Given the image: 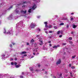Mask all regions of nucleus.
Returning <instances> with one entry per match:
<instances>
[{
    "label": "nucleus",
    "instance_id": "obj_1",
    "mask_svg": "<svg viewBox=\"0 0 78 78\" xmlns=\"http://www.w3.org/2000/svg\"><path fill=\"white\" fill-rule=\"evenodd\" d=\"M30 26L31 28H34L36 25L34 23H31Z\"/></svg>",
    "mask_w": 78,
    "mask_h": 78
},
{
    "label": "nucleus",
    "instance_id": "obj_2",
    "mask_svg": "<svg viewBox=\"0 0 78 78\" xmlns=\"http://www.w3.org/2000/svg\"><path fill=\"white\" fill-rule=\"evenodd\" d=\"M61 62V61L60 59H59L56 62V64L58 65V64H60V63Z\"/></svg>",
    "mask_w": 78,
    "mask_h": 78
},
{
    "label": "nucleus",
    "instance_id": "obj_3",
    "mask_svg": "<svg viewBox=\"0 0 78 78\" xmlns=\"http://www.w3.org/2000/svg\"><path fill=\"white\" fill-rule=\"evenodd\" d=\"M21 12L22 13V14H26V12H27V10H22L21 11Z\"/></svg>",
    "mask_w": 78,
    "mask_h": 78
},
{
    "label": "nucleus",
    "instance_id": "obj_4",
    "mask_svg": "<svg viewBox=\"0 0 78 78\" xmlns=\"http://www.w3.org/2000/svg\"><path fill=\"white\" fill-rule=\"evenodd\" d=\"M4 34H10V32H8L6 33V30H5V29H4Z\"/></svg>",
    "mask_w": 78,
    "mask_h": 78
},
{
    "label": "nucleus",
    "instance_id": "obj_5",
    "mask_svg": "<svg viewBox=\"0 0 78 78\" xmlns=\"http://www.w3.org/2000/svg\"><path fill=\"white\" fill-rule=\"evenodd\" d=\"M19 26H21V27H22V25H23V23H22V22H20L19 23Z\"/></svg>",
    "mask_w": 78,
    "mask_h": 78
},
{
    "label": "nucleus",
    "instance_id": "obj_6",
    "mask_svg": "<svg viewBox=\"0 0 78 78\" xmlns=\"http://www.w3.org/2000/svg\"><path fill=\"white\" fill-rule=\"evenodd\" d=\"M39 41L40 43V45H42V44H43V42H42V41L40 40Z\"/></svg>",
    "mask_w": 78,
    "mask_h": 78
},
{
    "label": "nucleus",
    "instance_id": "obj_7",
    "mask_svg": "<svg viewBox=\"0 0 78 78\" xmlns=\"http://www.w3.org/2000/svg\"><path fill=\"white\" fill-rule=\"evenodd\" d=\"M36 8V5H35L33 6L32 8V9H33L34 10V9H35V8Z\"/></svg>",
    "mask_w": 78,
    "mask_h": 78
},
{
    "label": "nucleus",
    "instance_id": "obj_8",
    "mask_svg": "<svg viewBox=\"0 0 78 78\" xmlns=\"http://www.w3.org/2000/svg\"><path fill=\"white\" fill-rule=\"evenodd\" d=\"M44 24H45V27H46L47 28H48V26H47V22H44Z\"/></svg>",
    "mask_w": 78,
    "mask_h": 78
},
{
    "label": "nucleus",
    "instance_id": "obj_9",
    "mask_svg": "<svg viewBox=\"0 0 78 78\" xmlns=\"http://www.w3.org/2000/svg\"><path fill=\"white\" fill-rule=\"evenodd\" d=\"M26 53H27V52L23 51L21 53V55H23V54H26Z\"/></svg>",
    "mask_w": 78,
    "mask_h": 78
},
{
    "label": "nucleus",
    "instance_id": "obj_10",
    "mask_svg": "<svg viewBox=\"0 0 78 78\" xmlns=\"http://www.w3.org/2000/svg\"><path fill=\"white\" fill-rule=\"evenodd\" d=\"M15 12H16V13H18V12H19V9H16L15 10Z\"/></svg>",
    "mask_w": 78,
    "mask_h": 78
},
{
    "label": "nucleus",
    "instance_id": "obj_11",
    "mask_svg": "<svg viewBox=\"0 0 78 78\" xmlns=\"http://www.w3.org/2000/svg\"><path fill=\"white\" fill-rule=\"evenodd\" d=\"M77 27V25H73V28H76Z\"/></svg>",
    "mask_w": 78,
    "mask_h": 78
},
{
    "label": "nucleus",
    "instance_id": "obj_12",
    "mask_svg": "<svg viewBox=\"0 0 78 78\" xmlns=\"http://www.w3.org/2000/svg\"><path fill=\"white\" fill-rule=\"evenodd\" d=\"M53 48H57V46L56 45H55L53 47Z\"/></svg>",
    "mask_w": 78,
    "mask_h": 78
},
{
    "label": "nucleus",
    "instance_id": "obj_13",
    "mask_svg": "<svg viewBox=\"0 0 78 78\" xmlns=\"http://www.w3.org/2000/svg\"><path fill=\"white\" fill-rule=\"evenodd\" d=\"M61 75H62V74H60L59 75V77H58V78H62V77Z\"/></svg>",
    "mask_w": 78,
    "mask_h": 78
},
{
    "label": "nucleus",
    "instance_id": "obj_14",
    "mask_svg": "<svg viewBox=\"0 0 78 78\" xmlns=\"http://www.w3.org/2000/svg\"><path fill=\"white\" fill-rule=\"evenodd\" d=\"M30 70H31V71H33V68L30 67Z\"/></svg>",
    "mask_w": 78,
    "mask_h": 78
},
{
    "label": "nucleus",
    "instance_id": "obj_15",
    "mask_svg": "<svg viewBox=\"0 0 78 78\" xmlns=\"http://www.w3.org/2000/svg\"><path fill=\"white\" fill-rule=\"evenodd\" d=\"M12 6H11L10 7L9 9H9H12Z\"/></svg>",
    "mask_w": 78,
    "mask_h": 78
},
{
    "label": "nucleus",
    "instance_id": "obj_16",
    "mask_svg": "<svg viewBox=\"0 0 78 78\" xmlns=\"http://www.w3.org/2000/svg\"><path fill=\"white\" fill-rule=\"evenodd\" d=\"M48 28H51L52 27V26L51 25H50L49 27L48 26Z\"/></svg>",
    "mask_w": 78,
    "mask_h": 78
},
{
    "label": "nucleus",
    "instance_id": "obj_17",
    "mask_svg": "<svg viewBox=\"0 0 78 78\" xmlns=\"http://www.w3.org/2000/svg\"><path fill=\"white\" fill-rule=\"evenodd\" d=\"M9 20H11L12 19V17L11 16L8 18Z\"/></svg>",
    "mask_w": 78,
    "mask_h": 78
},
{
    "label": "nucleus",
    "instance_id": "obj_18",
    "mask_svg": "<svg viewBox=\"0 0 78 78\" xmlns=\"http://www.w3.org/2000/svg\"><path fill=\"white\" fill-rule=\"evenodd\" d=\"M61 31L60 30H59L57 32V34H59V33H60Z\"/></svg>",
    "mask_w": 78,
    "mask_h": 78
},
{
    "label": "nucleus",
    "instance_id": "obj_19",
    "mask_svg": "<svg viewBox=\"0 0 78 78\" xmlns=\"http://www.w3.org/2000/svg\"><path fill=\"white\" fill-rule=\"evenodd\" d=\"M54 28H55V29H58V27L56 26H54Z\"/></svg>",
    "mask_w": 78,
    "mask_h": 78
},
{
    "label": "nucleus",
    "instance_id": "obj_20",
    "mask_svg": "<svg viewBox=\"0 0 78 78\" xmlns=\"http://www.w3.org/2000/svg\"><path fill=\"white\" fill-rule=\"evenodd\" d=\"M20 65H19L18 66H16V68H19V67H20Z\"/></svg>",
    "mask_w": 78,
    "mask_h": 78
},
{
    "label": "nucleus",
    "instance_id": "obj_21",
    "mask_svg": "<svg viewBox=\"0 0 78 78\" xmlns=\"http://www.w3.org/2000/svg\"><path fill=\"white\" fill-rule=\"evenodd\" d=\"M70 74L71 76H73V75L72 74H73V73H72V72L70 73Z\"/></svg>",
    "mask_w": 78,
    "mask_h": 78
},
{
    "label": "nucleus",
    "instance_id": "obj_22",
    "mask_svg": "<svg viewBox=\"0 0 78 78\" xmlns=\"http://www.w3.org/2000/svg\"><path fill=\"white\" fill-rule=\"evenodd\" d=\"M64 24L63 23H60V25H64Z\"/></svg>",
    "mask_w": 78,
    "mask_h": 78
},
{
    "label": "nucleus",
    "instance_id": "obj_23",
    "mask_svg": "<svg viewBox=\"0 0 78 78\" xmlns=\"http://www.w3.org/2000/svg\"><path fill=\"white\" fill-rule=\"evenodd\" d=\"M34 42V41L33 40H32L30 41V42L31 43L32 42Z\"/></svg>",
    "mask_w": 78,
    "mask_h": 78
},
{
    "label": "nucleus",
    "instance_id": "obj_24",
    "mask_svg": "<svg viewBox=\"0 0 78 78\" xmlns=\"http://www.w3.org/2000/svg\"><path fill=\"white\" fill-rule=\"evenodd\" d=\"M31 9H29L28 11V12H31Z\"/></svg>",
    "mask_w": 78,
    "mask_h": 78
},
{
    "label": "nucleus",
    "instance_id": "obj_25",
    "mask_svg": "<svg viewBox=\"0 0 78 78\" xmlns=\"http://www.w3.org/2000/svg\"><path fill=\"white\" fill-rule=\"evenodd\" d=\"M60 33H61V34H63V32L62 31H60Z\"/></svg>",
    "mask_w": 78,
    "mask_h": 78
},
{
    "label": "nucleus",
    "instance_id": "obj_26",
    "mask_svg": "<svg viewBox=\"0 0 78 78\" xmlns=\"http://www.w3.org/2000/svg\"><path fill=\"white\" fill-rule=\"evenodd\" d=\"M14 64L15 66H16V65H17V62H15L14 63Z\"/></svg>",
    "mask_w": 78,
    "mask_h": 78
},
{
    "label": "nucleus",
    "instance_id": "obj_27",
    "mask_svg": "<svg viewBox=\"0 0 78 78\" xmlns=\"http://www.w3.org/2000/svg\"><path fill=\"white\" fill-rule=\"evenodd\" d=\"M69 40H72V37H70L69 38Z\"/></svg>",
    "mask_w": 78,
    "mask_h": 78
},
{
    "label": "nucleus",
    "instance_id": "obj_28",
    "mask_svg": "<svg viewBox=\"0 0 78 78\" xmlns=\"http://www.w3.org/2000/svg\"><path fill=\"white\" fill-rule=\"evenodd\" d=\"M56 46H57V48H58V47H60V45H58Z\"/></svg>",
    "mask_w": 78,
    "mask_h": 78
},
{
    "label": "nucleus",
    "instance_id": "obj_29",
    "mask_svg": "<svg viewBox=\"0 0 78 78\" xmlns=\"http://www.w3.org/2000/svg\"><path fill=\"white\" fill-rule=\"evenodd\" d=\"M71 68L73 69H75V68L74 66H73V67H71Z\"/></svg>",
    "mask_w": 78,
    "mask_h": 78
},
{
    "label": "nucleus",
    "instance_id": "obj_30",
    "mask_svg": "<svg viewBox=\"0 0 78 78\" xmlns=\"http://www.w3.org/2000/svg\"><path fill=\"white\" fill-rule=\"evenodd\" d=\"M69 26L68 24H67V28H69Z\"/></svg>",
    "mask_w": 78,
    "mask_h": 78
},
{
    "label": "nucleus",
    "instance_id": "obj_31",
    "mask_svg": "<svg viewBox=\"0 0 78 78\" xmlns=\"http://www.w3.org/2000/svg\"><path fill=\"white\" fill-rule=\"evenodd\" d=\"M11 65H14V62H11Z\"/></svg>",
    "mask_w": 78,
    "mask_h": 78
},
{
    "label": "nucleus",
    "instance_id": "obj_32",
    "mask_svg": "<svg viewBox=\"0 0 78 78\" xmlns=\"http://www.w3.org/2000/svg\"><path fill=\"white\" fill-rule=\"evenodd\" d=\"M75 57H76L75 55H74V56H72V58H75Z\"/></svg>",
    "mask_w": 78,
    "mask_h": 78
},
{
    "label": "nucleus",
    "instance_id": "obj_33",
    "mask_svg": "<svg viewBox=\"0 0 78 78\" xmlns=\"http://www.w3.org/2000/svg\"><path fill=\"white\" fill-rule=\"evenodd\" d=\"M73 20V18H71V20L72 21Z\"/></svg>",
    "mask_w": 78,
    "mask_h": 78
},
{
    "label": "nucleus",
    "instance_id": "obj_34",
    "mask_svg": "<svg viewBox=\"0 0 78 78\" xmlns=\"http://www.w3.org/2000/svg\"><path fill=\"white\" fill-rule=\"evenodd\" d=\"M35 71H36V72H38V71H39V69H37L35 70Z\"/></svg>",
    "mask_w": 78,
    "mask_h": 78
},
{
    "label": "nucleus",
    "instance_id": "obj_35",
    "mask_svg": "<svg viewBox=\"0 0 78 78\" xmlns=\"http://www.w3.org/2000/svg\"><path fill=\"white\" fill-rule=\"evenodd\" d=\"M27 3V2H26V1H23V3Z\"/></svg>",
    "mask_w": 78,
    "mask_h": 78
},
{
    "label": "nucleus",
    "instance_id": "obj_36",
    "mask_svg": "<svg viewBox=\"0 0 78 78\" xmlns=\"http://www.w3.org/2000/svg\"><path fill=\"white\" fill-rule=\"evenodd\" d=\"M62 35H60L59 36V37H62Z\"/></svg>",
    "mask_w": 78,
    "mask_h": 78
},
{
    "label": "nucleus",
    "instance_id": "obj_37",
    "mask_svg": "<svg viewBox=\"0 0 78 78\" xmlns=\"http://www.w3.org/2000/svg\"><path fill=\"white\" fill-rule=\"evenodd\" d=\"M26 44L27 45H29V43H28V42Z\"/></svg>",
    "mask_w": 78,
    "mask_h": 78
},
{
    "label": "nucleus",
    "instance_id": "obj_38",
    "mask_svg": "<svg viewBox=\"0 0 78 78\" xmlns=\"http://www.w3.org/2000/svg\"><path fill=\"white\" fill-rule=\"evenodd\" d=\"M52 32L51 31H49V33H52Z\"/></svg>",
    "mask_w": 78,
    "mask_h": 78
},
{
    "label": "nucleus",
    "instance_id": "obj_39",
    "mask_svg": "<svg viewBox=\"0 0 78 78\" xmlns=\"http://www.w3.org/2000/svg\"><path fill=\"white\" fill-rule=\"evenodd\" d=\"M17 59L16 58H15L14 60L15 61H16V60H17Z\"/></svg>",
    "mask_w": 78,
    "mask_h": 78
},
{
    "label": "nucleus",
    "instance_id": "obj_40",
    "mask_svg": "<svg viewBox=\"0 0 78 78\" xmlns=\"http://www.w3.org/2000/svg\"><path fill=\"white\" fill-rule=\"evenodd\" d=\"M4 56H5V55H2V58H3V57H4Z\"/></svg>",
    "mask_w": 78,
    "mask_h": 78
},
{
    "label": "nucleus",
    "instance_id": "obj_41",
    "mask_svg": "<svg viewBox=\"0 0 78 78\" xmlns=\"http://www.w3.org/2000/svg\"><path fill=\"white\" fill-rule=\"evenodd\" d=\"M10 60H11V61H12V60H14V59L13 58H11L10 59Z\"/></svg>",
    "mask_w": 78,
    "mask_h": 78
},
{
    "label": "nucleus",
    "instance_id": "obj_42",
    "mask_svg": "<svg viewBox=\"0 0 78 78\" xmlns=\"http://www.w3.org/2000/svg\"><path fill=\"white\" fill-rule=\"evenodd\" d=\"M27 56V55H24L23 56Z\"/></svg>",
    "mask_w": 78,
    "mask_h": 78
},
{
    "label": "nucleus",
    "instance_id": "obj_43",
    "mask_svg": "<svg viewBox=\"0 0 78 78\" xmlns=\"http://www.w3.org/2000/svg\"><path fill=\"white\" fill-rule=\"evenodd\" d=\"M49 46H50V47H51V44H49Z\"/></svg>",
    "mask_w": 78,
    "mask_h": 78
},
{
    "label": "nucleus",
    "instance_id": "obj_44",
    "mask_svg": "<svg viewBox=\"0 0 78 78\" xmlns=\"http://www.w3.org/2000/svg\"><path fill=\"white\" fill-rule=\"evenodd\" d=\"M63 45H66V43H63Z\"/></svg>",
    "mask_w": 78,
    "mask_h": 78
},
{
    "label": "nucleus",
    "instance_id": "obj_45",
    "mask_svg": "<svg viewBox=\"0 0 78 78\" xmlns=\"http://www.w3.org/2000/svg\"><path fill=\"white\" fill-rule=\"evenodd\" d=\"M45 33H46V34H48V32L47 31H45Z\"/></svg>",
    "mask_w": 78,
    "mask_h": 78
},
{
    "label": "nucleus",
    "instance_id": "obj_46",
    "mask_svg": "<svg viewBox=\"0 0 78 78\" xmlns=\"http://www.w3.org/2000/svg\"><path fill=\"white\" fill-rule=\"evenodd\" d=\"M20 77L21 78H23V76H20Z\"/></svg>",
    "mask_w": 78,
    "mask_h": 78
},
{
    "label": "nucleus",
    "instance_id": "obj_47",
    "mask_svg": "<svg viewBox=\"0 0 78 78\" xmlns=\"http://www.w3.org/2000/svg\"><path fill=\"white\" fill-rule=\"evenodd\" d=\"M37 37H39V35H37Z\"/></svg>",
    "mask_w": 78,
    "mask_h": 78
},
{
    "label": "nucleus",
    "instance_id": "obj_48",
    "mask_svg": "<svg viewBox=\"0 0 78 78\" xmlns=\"http://www.w3.org/2000/svg\"><path fill=\"white\" fill-rule=\"evenodd\" d=\"M10 47H12V44H10Z\"/></svg>",
    "mask_w": 78,
    "mask_h": 78
},
{
    "label": "nucleus",
    "instance_id": "obj_49",
    "mask_svg": "<svg viewBox=\"0 0 78 78\" xmlns=\"http://www.w3.org/2000/svg\"><path fill=\"white\" fill-rule=\"evenodd\" d=\"M39 17H40V16H37V18H39Z\"/></svg>",
    "mask_w": 78,
    "mask_h": 78
},
{
    "label": "nucleus",
    "instance_id": "obj_50",
    "mask_svg": "<svg viewBox=\"0 0 78 78\" xmlns=\"http://www.w3.org/2000/svg\"><path fill=\"white\" fill-rule=\"evenodd\" d=\"M73 34V32H71V34Z\"/></svg>",
    "mask_w": 78,
    "mask_h": 78
},
{
    "label": "nucleus",
    "instance_id": "obj_51",
    "mask_svg": "<svg viewBox=\"0 0 78 78\" xmlns=\"http://www.w3.org/2000/svg\"><path fill=\"white\" fill-rule=\"evenodd\" d=\"M40 65H38V67H40Z\"/></svg>",
    "mask_w": 78,
    "mask_h": 78
},
{
    "label": "nucleus",
    "instance_id": "obj_52",
    "mask_svg": "<svg viewBox=\"0 0 78 78\" xmlns=\"http://www.w3.org/2000/svg\"><path fill=\"white\" fill-rule=\"evenodd\" d=\"M69 67H71V64H69Z\"/></svg>",
    "mask_w": 78,
    "mask_h": 78
},
{
    "label": "nucleus",
    "instance_id": "obj_53",
    "mask_svg": "<svg viewBox=\"0 0 78 78\" xmlns=\"http://www.w3.org/2000/svg\"><path fill=\"white\" fill-rule=\"evenodd\" d=\"M47 72L45 71V72H44V73H47Z\"/></svg>",
    "mask_w": 78,
    "mask_h": 78
},
{
    "label": "nucleus",
    "instance_id": "obj_54",
    "mask_svg": "<svg viewBox=\"0 0 78 78\" xmlns=\"http://www.w3.org/2000/svg\"><path fill=\"white\" fill-rule=\"evenodd\" d=\"M53 77L54 78H56V77L55 76H53Z\"/></svg>",
    "mask_w": 78,
    "mask_h": 78
},
{
    "label": "nucleus",
    "instance_id": "obj_55",
    "mask_svg": "<svg viewBox=\"0 0 78 78\" xmlns=\"http://www.w3.org/2000/svg\"><path fill=\"white\" fill-rule=\"evenodd\" d=\"M48 43H51V41H49L48 42Z\"/></svg>",
    "mask_w": 78,
    "mask_h": 78
},
{
    "label": "nucleus",
    "instance_id": "obj_56",
    "mask_svg": "<svg viewBox=\"0 0 78 78\" xmlns=\"http://www.w3.org/2000/svg\"><path fill=\"white\" fill-rule=\"evenodd\" d=\"M33 54L34 55H35V53H33Z\"/></svg>",
    "mask_w": 78,
    "mask_h": 78
},
{
    "label": "nucleus",
    "instance_id": "obj_57",
    "mask_svg": "<svg viewBox=\"0 0 78 78\" xmlns=\"http://www.w3.org/2000/svg\"><path fill=\"white\" fill-rule=\"evenodd\" d=\"M39 53H38L37 54V55H39Z\"/></svg>",
    "mask_w": 78,
    "mask_h": 78
},
{
    "label": "nucleus",
    "instance_id": "obj_58",
    "mask_svg": "<svg viewBox=\"0 0 78 78\" xmlns=\"http://www.w3.org/2000/svg\"><path fill=\"white\" fill-rule=\"evenodd\" d=\"M38 30H39V31H41V29H38Z\"/></svg>",
    "mask_w": 78,
    "mask_h": 78
},
{
    "label": "nucleus",
    "instance_id": "obj_59",
    "mask_svg": "<svg viewBox=\"0 0 78 78\" xmlns=\"http://www.w3.org/2000/svg\"><path fill=\"white\" fill-rule=\"evenodd\" d=\"M12 44H13V45H14L15 44V43H13Z\"/></svg>",
    "mask_w": 78,
    "mask_h": 78
},
{
    "label": "nucleus",
    "instance_id": "obj_60",
    "mask_svg": "<svg viewBox=\"0 0 78 78\" xmlns=\"http://www.w3.org/2000/svg\"><path fill=\"white\" fill-rule=\"evenodd\" d=\"M22 75H23V72L22 73Z\"/></svg>",
    "mask_w": 78,
    "mask_h": 78
},
{
    "label": "nucleus",
    "instance_id": "obj_61",
    "mask_svg": "<svg viewBox=\"0 0 78 78\" xmlns=\"http://www.w3.org/2000/svg\"><path fill=\"white\" fill-rule=\"evenodd\" d=\"M71 14H73V13H71Z\"/></svg>",
    "mask_w": 78,
    "mask_h": 78
},
{
    "label": "nucleus",
    "instance_id": "obj_62",
    "mask_svg": "<svg viewBox=\"0 0 78 78\" xmlns=\"http://www.w3.org/2000/svg\"><path fill=\"white\" fill-rule=\"evenodd\" d=\"M44 30H46L47 29H44Z\"/></svg>",
    "mask_w": 78,
    "mask_h": 78
},
{
    "label": "nucleus",
    "instance_id": "obj_63",
    "mask_svg": "<svg viewBox=\"0 0 78 78\" xmlns=\"http://www.w3.org/2000/svg\"><path fill=\"white\" fill-rule=\"evenodd\" d=\"M55 16H56V17H58V16H57V15H56Z\"/></svg>",
    "mask_w": 78,
    "mask_h": 78
},
{
    "label": "nucleus",
    "instance_id": "obj_64",
    "mask_svg": "<svg viewBox=\"0 0 78 78\" xmlns=\"http://www.w3.org/2000/svg\"><path fill=\"white\" fill-rule=\"evenodd\" d=\"M23 6H25L23 5V6H22V7H23Z\"/></svg>",
    "mask_w": 78,
    "mask_h": 78
}]
</instances>
